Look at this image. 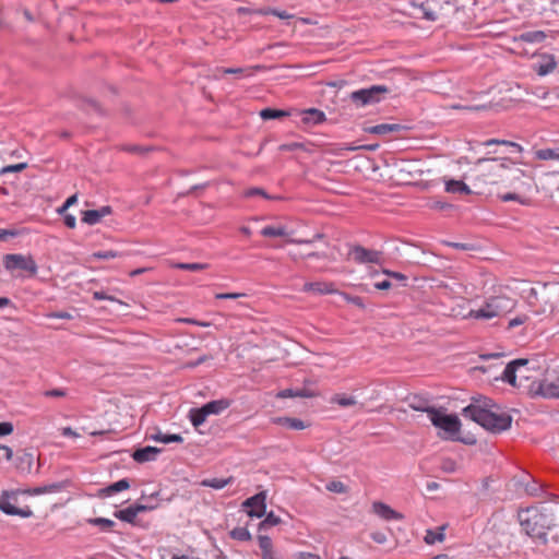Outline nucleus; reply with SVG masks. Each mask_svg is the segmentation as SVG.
<instances>
[{"instance_id": "f257e3e1", "label": "nucleus", "mask_w": 559, "mask_h": 559, "mask_svg": "<svg viewBox=\"0 0 559 559\" xmlns=\"http://www.w3.org/2000/svg\"><path fill=\"white\" fill-rule=\"evenodd\" d=\"M463 416L492 433L506 431L512 424V417L508 413L484 396L472 399L471 404L463 408Z\"/></svg>"}, {"instance_id": "f03ea898", "label": "nucleus", "mask_w": 559, "mask_h": 559, "mask_svg": "<svg viewBox=\"0 0 559 559\" xmlns=\"http://www.w3.org/2000/svg\"><path fill=\"white\" fill-rule=\"evenodd\" d=\"M518 518L526 535L547 543L548 532L555 525V510L548 502L542 501L538 507L521 510Z\"/></svg>"}, {"instance_id": "7ed1b4c3", "label": "nucleus", "mask_w": 559, "mask_h": 559, "mask_svg": "<svg viewBox=\"0 0 559 559\" xmlns=\"http://www.w3.org/2000/svg\"><path fill=\"white\" fill-rule=\"evenodd\" d=\"M533 183V177L511 160L506 177H503L502 187L513 191L501 194L500 199L503 202L518 201L521 204H526L527 200L524 194L531 191Z\"/></svg>"}, {"instance_id": "20e7f679", "label": "nucleus", "mask_w": 559, "mask_h": 559, "mask_svg": "<svg viewBox=\"0 0 559 559\" xmlns=\"http://www.w3.org/2000/svg\"><path fill=\"white\" fill-rule=\"evenodd\" d=\"M515 305V299L508 296L506 289L499 285L493 288L492 295L488 296L484 304L475 309L474 320L487 321L504 316L512 311Z\"/></svg>"}, {"instance_id": "39448f33", "label": "nucleus", "mask_w": 559, "mask_h": 559, "mask_svg": "<svg viewBox=\"0 0 559 559\" xmlns=\"http://www.w3.org/2000/svg\"><path fill=\"white\" fill-rule=\"evenodd\" d=\"M411 407L416 411L426 412L432 425L442 432L444 438L450 440L460 439L461 421L456 415H448L435 407H421L415 404H411Z\"/></svg>"}, {"instance_id": "423d86ee", "label": "nucleus", "mask_w": 559, "mask_h": 559, "mask_svg": "<svg viewBox=\"0 0 559 559\" xmlns=\"http://www.w3.org/2000/svg\"><path fill=\"white\" fill-rule=\"evenodd\" d=\"M509 158H480L477 160V180L485 185H503L510 165Z\"/></svg>"}, {"instance_id": "0eeeda50", "label": "nucleus", "mask_w": 559, "mask_h": 559, "mask_svg": "<svg viewBox=\"0 0 559 559\" xmlns=\"http://www.w3.org/2000/svg\"><path fill=\"white\" fill-rule=\"evenodd\" d=\"M509 485L514 489L519 496H531L538 497L544 491L542 486L535 480V478L527 472L521 471L514 475Z\"/></svg>"}, {"instance_id": "6e6552de", "label": "nucleus", "mask_w": 559, "mask_h": 559, "mask_svg": "<svg viewBox=\"0 0 559 559\" xmlns=\"http://www.w3.org/2000/svg\"><path fill=\"white\" fill-rule=\"evenodd\" d=\"M528 359L520 358L509 362L503 371L502 380L512 386H522L523 380L530 379Z\"/></svg>"}, {"instance_id": "1a4fd4ad", "label": "nucleus", "mask_w": 559, "mask_h": 559, "mask_svg": "<svg viewBox=\"0 0 559 559\" xmlns=\"http://www.w3.org/2000/svg\"><path fill=\"white\" fill-rule=\"evenodd\" d=\"M3 266L7 271L22 270L31 276H35L38 271L36 261L31 254L8 253L2 258Z\"/></svg>"}, {"instance_id": "9d476101", "label": "nucleus", "mask_w": 559, "mask_h": 559, "mask_svg": "<svg viewBox=\"0 0 559 559\" xmlns=\"http://www.w3.org/2000/svg\"><path fill=\"white\" fill-rule=\"evenodd\" d=\"M388 92L389 90L384 85H372L368 88L352 92L349 98L356 106L365 107L379 103Z\"/></svg>"}, {"instance_id": "9b49d317", "label": "nucleus", "mask_w": 559, "mask_h": 559, "mask_svg": "<svg viewBox=\"0 0 559 559\" xmlns=\"http://www.w3.org/2000/svg\"><path fill=\"white\" fill-rule=\"evenodd\" d=\"M16 491L4 490L0 495V510L8 515H19L21 518L33 516V511L26 508H17L11 503V500L16 501Z\"/></svg>"}, {"instance_id": "f8f14e48", "label": "nucleus", "mask_w": 559, "mask_h": 559, "mask_svg": "<svg viewBox=\"0 0 559 559\" xmlns=\"http://www.w3.org/2000/svg\"><path fill=\"white\" fill-rule=\"evenodd\" d=\"M349 257L358 264H380L382 261V252L359 245L350 248Z\"/></svg>"}, {"instance_id": "ddd939ff", "label": "nucleus", "mask_w": 559, "mask_h": 559, "mask_svg": "<svg viewBox=\"0 0 559 559\" xmlns=\"http://www.w3.org/2000/svg\"><path fill=\"white\" fill-rule=\"evenodd\" d=\"M266 497H267V493L265 490L260 491V492L255 493L254 496L247 498L242 502L241 506L243 509H249L247 511V514L250 518H259L260 519V518L264 516V514H265Z\"/></svg>"}, {"instance_id": "4468645a", "label": "nucleus", "mask_w": 559, "mask_h": 559, "mask_svg": "<svg viewBox=\"0 0 559 559\" xmlns=\"http://www.w3.org/2000/svg\"><path fill=\"white\" fill-rule=\"evenodd\" d=\"M21 474H38L41 466L40 456H5Z\"/></svg>"}, {"instance_id": "2eb2a0df", "label": "nucleus", "mask_w": 559, "mask_h": 559, "mask_svg": "<svg viewBox=\"0 0 559 559\" xmlns=\"http://www.w3.org/2000/svg\"><path fill=\"white\" fill-rule=\"evenodd\" d=\"M415 9H417L420 13L421 19L427 20L429 22H437L443 19V13L441 12L442 7L437 1H425L421 3H411Z\"/></svg>"}, {"instance_id": "dca6fc26", "label": "nucleus", "mask_w": 559, "mask_h": 559, "mask_svg": "<svg viewBox=\"0 0 559 559\" xmlns=\"http://www.w3.org/2000/svg\"><path fill=\"white\" fill-rule=\"evenodd\" d=\"M293 231L287 230L284 226H265L261 230V235L264 237H285L289 243H312L316 239H322V234H316L313 239L300 240L290 238Z\"/></svg>"}, {"instance_id": "f3484780", "label": "nucleus", "mask_w": 559, "mask_h": 559, "mask_svg": "<svg viewBox=\"0 0 559 559\" xmlns=\"http://www.w3.org/2000/svg\"><path fill=\"white\" fill-rule=\"evenodd\" d=\"M475 309L469 307V301L459 298L453 301L449 314L455 319H474Z\"/></svg>"}, {"instance_id": "a211bd4d", "label": "nucleus", "mask_w": 559, "mask_h": 559, "mask_svg": "<svg viewBox=\"0 0 559 559\" xmlns=\"http://www.w3.org/2000/svg\"><path fill=\"white\" fill-rule=\"evenodd\" d=\"M302 292L311 293L317 295H325V294H336L337 289L332 282L326 281H318V282H309L302 286Z\"/></svg>"}, {"instance_id": "6ab92c4d", "label": "nucleus", "mask_w": 559, "mask_h": 559, "mask_svg": "<svg viewBox=\"0 0 559 559\" xmlns=\"http://www.w3.org/2000/svg\"><path fill=\"white\" fill-rule=\"evenodd\" d=\"M69 485H70L69 480H62V481L51 483L48 485L31 488L26 492L31 496H38V495H44V493H56V492H60V491L67 489Z\"/></svg>"}, {"instance_id": "aec40b11", "label": "nucleus", "mask_w": 559, "mask_h": 559, "mask_svg": "<svg viewBox=\"0 0 559 559\" xmlns=\"http://www.w3.org/2000/svg\"><path fill=\"white\" fill-rule=\"evenodd\" d=\"M373 512L380 518L390 521V520H403L404 515L395 510H393L390 506L381 502L374 501L372 503Z\"/></svg>"}, {"instance_id": "412c9836", "label": "nucleus", "mask_w": 559, "mask_h": 559, "mask_svg": "<svg viewBox=\"0 0 559 559\" xmlns=\"http://www.w3.org/2000/svg\"><path fill=\"white\" fill-rule=\"evenodd\" d=\"M109 214H111L110 206H103L99 210H87L82 213V222L87 225H96Z\"/></svg>"}, {"instance_id": "4be33fe9", "label": "nucleus", "mask_w": 559, "mask_h": 559, "mask_svg": "<svg viewBox=\"0 0 559 559\" xmlns=\"http://www.w3.org/2000/svg\"><path fill=\"white\" fill-rule=\"evenodd\" d=\"M301 122L306 126H317L325 121V114L317 108H309L300 112Z\"/></svg>"}, {"instance_id": "5701e85b", "label": "nucleus", "mask_w": 559, "mask_h": 559, "mask_svg": "<svg viewBox=\"0 0 559 559\" xmlns=\"http://www.w3.org/2000/svg\"><path fill=\"white\" fill-rule=\"evenodd\" d=\"M531 390L538 395L544 397H558L559 396V385L555 382H549L547 380H543L537 383L536 389L531 388Z\"/></svg>"}, {"instance_id": "b1692460", "label": "nucleus", "mask_w": 559, "mask_h": 559, "mask_svg": "<svg viewBox=\"0 0 559 559\" xmlns=\"http://www.w3.org/2000/svg\"><path fill=\"white\" fill-rule=\"evenodd\" d=\"M436 457L438 459V467L442 473L452 474L459 472L462 468V464L456 460L447 456Z\"/></svg>"}, {"instance_id": "393cba45", "label": "nucleus", "mask_w": 559, "mask_h": 559, "mask_svg": "<svg viewBox=\"0 0 559 559\" xmlns=\"http://www.w3.org/2000/svg\"><path fill=\"white\" fill-rule=\"evenodd\" d=\"M263 69V66H251L247 68H218L216 71L223 74H243L245 76H253L258 71Z\"/></svg>"}, {"instance_id": "a878e982", "label": "nucleus", "mask_w": 559, "mask_h": 559, "mask_svg": "<svg viewBox=\"0 0 559 559\" xmlns=\"http://www.w3.org/2000/svg\"><path fill=\"white\" fill-rule=\"evenodd\" d=\"M230 405V402L228 400H216V401H211L206 404H204L202 407L204 408L205 411V414L207 416L210 415H218L221 414L222 412H224L225 409H227Z\"/></svg>"}, {"instance_id": "bb28decb", "label": "nucleus", "mask_w": 559, "mask_h": 559, "mask_svg": "<svg viewBox=\"0 0 559 559\" xmlns=\"http://www.w3.org/2000/svg\"><path fill=\"white\" fill-rule=\"evenodd\" d=\"M402 127L397 123H380L377 126L368 127L365 129L366 132L378 135H385L392 132H397Z\"/></svg>"}, {"instance_id": "cd10ccee", "label": "nucleus", "mask_w": 559, "mask_h": 559, "mask_svg": "<svg viewBox=\"0 0 559 559\" xmlns=\"http://www.w3.org/2000/svg\"><path fill=\"white\" fill-rule=\"evenodd\" d=\"M445 191L449 193L469 194V187L462 180L448 179L444 180Z\"/></svg>"}, {"instance_id": "c85d7f7f", "label": "nucleus", "mask_w": 559, "mask_h": 559, "mask_svg": "<svg viewBox=\"0 0 559 559\" xmlns=\"http://www.w3.org/2000/svg\"><path fill=\"white\" fill-rule=\"evenodd\" d=\"M82 430H83V433L80 431L73 430L69 427H66V428L61 429V436H63L66 438H74L75 439V438L82 437L83 435H88V436L95 437V436H105V435L109 433V430H86L85 428H83Z\"/></svg>"}, {"instance_id": "c756f323", "label": "nucleus", "mask_w": 559, "mask_h": 559, "mask_svg": "<svg viewBox=\"0 0 559 559\" xmlns=\"http://www.w3.org/2000/svg\"><path fill=\"white\" fill-rule=\"evenodd\" d=\"M130 488V481L127 478H122L116 483L108 485L107 487L99 490V496H111L122 490Z\"/></svg>"}, {"instance_id": "7c9ffc66", "label": "nucleus", "mask_w": 559, "mask_h": 559, "mask_svg": "<svg viewBox=\"0 0 559 559\" xmlns=\"http://www.w3.org/2000/svg\"><path fill=\"white\" fill-rule=\"evenodd\" d=\"M318 394L309 389H286L277 393V397L286 399V397H314Z\"/></svg>"}, {"instance_id": "2f4dec72", "label": "nucleus", "mask_w": 559, "mask_h": 559, "mask_svg": "<svg viewBox=\"0 0 559 559\" xmlns=\"http://www.w3.org/2000/svg\"><path fill=\"white\" fill-rule=\"evenodd\" d=\"M276 421L280 425L293 430H302L308 427V425L305 421L298 418L281 417L277 418Z\"/></svg>"}, {"instance_id": "473e14b6", "label": "nucleus", "mask_w": 559, "mask_h": 559, "mask_svg": "<svg viewBox=\"0 0 559 559\" xmlns=\"http://www.w3.org/2000/svg\"><path fill=\"white\" fill-rule=\"evenodd\" d=\"M556 64L554 57H545L542 62L536 64L535 70L539 75H546L555 70Z\"/></svg>"}, {"instance_id": "72a5a7b5", "label": "nucleus", "mask_w": 559, "mask_h": 559, "mask_svg": "<svg viewBox=\"0 0 559 559\" xmlns=\"http://www.w3.org/2000/svg\"><path fill=\"white\" fill-rule=\"evenodd\" d=\"M114 516L129 524H135L136 513L133 509V506H130L126 509L115 511Z\"/></svg>"}, {"instance_id": "f704fd0d", "label": "nucleus", "mask_w": 559, "mask_h": 559, "mask_svg": "<svg viewBox=\"0 0 559 559\" xmlns=\"http://www.w3.org/2000/svg\"><path fill=\"white\" fill-rule=\"evenodd\" d=\"M234 480V477L228 478H207L203 479L200 485L203 487H211L213 489H222L225 486L231 484Z\"/></svg>"}, {"instance_id": "c9c22d12", "label": "nucleus", "mask_w": 559, "mask_h": 559, "mask_svg": "<svg viewBox=\"0 0 559 559\" xmlns=\"http://www.w3.org/2000/svg\"><path fill=\"white\" fill-rule=\"evenodd\" d=\"M331 403L332 404H336L341 407H349V406H354L357 404V400L355 396L353 395H348V394H334L332 397H331Z\"/></svg>"}, {"instance_id": "e433bc0d", "label": "nucleus", "mask_w": 559, "mask_h": 559, "mask_svg": "<svg viewBox=\"0 0 559 559\" xmlns=\"http://www.w3.org/2000/svg\"><path fill=\"white\" fill-rule=\"evenodd\" d=\"M546 38V34L542 31H531L522 33L519 39L525 43H540Z\"/></svg>"}, {"instance_id": "4c0bfd02", "label": "nucleus", "mask_w": 559, "mask_h": 559, "mask_svg": "<svg viewBox=\"0 0 559 559\" xmlns=\"http://www.w3.org/2000/svg\"><path fill=\"white\" fill-rule=\"evenodd\" d=\"M206 417L207 415L203 407L192 408L189 412V418L194 427L201 426L205 421Z\"/></svg>"}, {"instance_id": "58836bf2", "label": "nucleus", "mask_w": 559, "mask_h": 559, "mask_svg": "<svg viewBox=\"0 0 559 559\" xmlns=\"http://www.w3.org/2000/svg\"><path fill=\"white\" fill-rule=\"evenodd\" d=\"M264 515H265L264 520L262 522H260V524H259V531L267 530L271 526H275L282 522L281 518L275 515L274 512H272V511L269 513L265 512Z\"/></svg>"}, {"instance_id": "ea45409f", "label": "nucleus", "mask_w": 559, "mask_h": 559, "mask_svg": "<svg viewBox=\"0 0 559 559\" xmlns=\"http://www.w3.org/2000/svg\"><path fill=\"white\" fill-rule=\"evenodd\" d=\"M443 531H444V526H441L439 528V532H435L432 530H428L426 532L425 542L428 545H433L437 542H443L444 538H445V535H444Z\"/></svg>"}, {"instance_id": "a19ab883", "label": "nucleus", "mask_w": 559, "mask_h": 559, "mask_svg": "<svg viewBox=\"0 0 559 559\" xmlns=\"http://www.w3.org/2000/svg\"><path fill=\"white\" fill-rule=\"evenodd\" d=\"M288 116V114L284 110L264 108L260 111V117L264 120L277 119Z\"/></svg>"}, {"instance_id": "79ce46f5", "label": "nucleus", "mask_w": 559, "mask_h": 559, "mask_svg": "<svg viewBox=\"0 0 559 559\" xmlns=\"http://www.w3.org/2000/svg\"><path fill=\"white\" fill-rule=\"evenodd\" d=\"M229 535L236 540L247 542L251 539V534L246 527H235Z\"/></svg>"}, {"instance_id": "37998d69", "label": "nucleus", "mask_w": 559, "mask_h": 559, "mask_svg": "<svg viewBox=\"0 0 559 559\" xmlns=\"http://www.w3.org/2000/svg\"><path fill=\"white\" fill-rule=\"evenodd\" d=\"M122 257V253L115 251V250H105V251H97L92 253L90 257L91 260L97 259V260H109L115 258Z\"/></svg>"}, {"instance_id": "c03bdc74", "label": "nucleus", "mask_w": 559, "mask_h": 559, "mask_svg": "<svg viewBox=\"0 0 559 559\" xmlns=\"http://www.w3.org/2000/svg\"><path fill=\"white\" fill-rule=\"evenodd\" d=\"M255 13L262 14V15L272 14V15H275L278 19H282V20H289V19L294 17L293 14H289L286 11H278V10H275V9H261V10H257Z\"/></svg>"}, {"instance_id": "a18cd8bd", "label": "nucleus", "mask_w": 559, "mask_h": 559, "mask_svg": "<svg viewBox=\"0 0 559 559\" xmlns=\"http://www.w3.org/2000/svg\"><path fill=\"white\" fill-rule=\"evenodd\" d=\"M87 523L94 526H99L104 530H109L115 525V522L112 520L106 519V518H93L88 519Z\"/></svg>"}, {"instance_id": "49530a36", "label": "nucleus", "mask_w": 559, "mask_h": 559, "mask_svg": "<svg viewBox=\"0 0 559 559\" xmlns=\"http://www.w3.org/2000/svg\"><path fill=\"white\" fill-rule=\"evenodd\" d=\"M153 438L162 443H169V442H181L182 438L180 435H168V433H162L158 432Z\"/></svg>"}, {"instance_id": "de8ad7c7", "label": "nucleus", "mask_w": 559, "mask_h": 559, "mask_svg": "<svg viewBox=\"0 0 559 559\" xmlns=\"http://www.w3.org/2000/svg\"><path fill=\"white\" fill-rule=\"evenodd\" d=\"M535 156L538 158V159H542V160H547V159H556L559 157V154L551 150V148H544V150H538L535 152Z\"/></svg>"}, {"instance_id": "09e8293b", "label": "nucleus", "mask_w": 559, "mask_h": 559, "mask_svg": "<svg viewBox=\"0 0 559 559\" xmlns=\"http://www.w3.org/2000/svg\"><path fill=\"white\" fill-rule=\"evenodd\" d=\"M255 195H260L264 199H267V200H273L274 198L269 195L266 193L265 190H263L262 188H250V189H247L243 191V197L245 198H252V197H255Z\"/></svg>"}, {"instance_id": "8fccbe9b", "label": "nucleus", "mask_w": 559, "mask_h": 559, "mask_svg": "<svg viewBox=\"0 0 559 559\" xmlns=\"http://www.w3.org/2000/svg\"><path fill=\"white\" fill-rule=\"evenodd\" d=\"M326 489L331 492H336V493L347 492V487L342 481H338V480H333V481H330L329 484H326Z\"/></svg>"}, {"instance_id": "3c124183", "label": "nucleus", "mask_w": 559, "mask_h": 559, "mask_svg": "<svg viewBox=\"0 0 559 559\" xmlns=\"http://www.w3.org/2000/svg\"><path fill=\"white\" fill-rule=\"evenodd\" d=\"M205 264L201 263H178L175 265V267H178L180 270L185 271H191V272H198L205 269Z\"/></svg>"}, {"instance_id": "603ef678", "label": "nucleus", "mask_w": 559, "mask_h": 559, "mask_svg": "<svg viewBox=\"0 0 559 559\" xmlns=\"http://www.w3.org/2000/svg\"><path fill=\"white\" fill-rule=\"evenodd\" d=\"M27 168L26 163H19L15 165H9L0 169V175L9 174V173H20Z\"/></svg>"}, {"instance_id": "864d4df0", "label": "nucleus", "mask_w": 559, "mask_h": 559, "mask_svg": "<svg viewBox=\"0 0 559 559\" xmlns=\"http://www.w3.org/2000/svg\"><path fill=\"white\" fill-rule=\"evenodd\" d=\"M258 542H259V547H260L262 552L269 551V550L273 549L272 540H271V538L269 536H266V535H259L258 536Z\"/></svg>"}, {"instance_id": "5fc2aeb1", "label": "nucleus", "mask_w": 559, "mask_h": 559, "mask_svg": "<svg viewBox=\"0 0 559 559\" xmlns=\"http://www.w3.org/2000/svg\"><path fill=\"white\" fill-rule=\"evenodd\" d=\"M527 320H528V316H526V314L516 316L515 318H513L509 321V324H508L509 329H513L515 326L522 325L525 322H527Z\"/></svg>"}, {"instance_id": "6e6d98bb", "label": "nucleus", "mask_w": 559, "mask_h": 559, "mask_svg": "<svg viewBox=\"0 0 559 559\" xmlns=\"http://www.w3.org/2000/svg\"><path fill=\"white\" fill-rule=\"evenodd\" d=\"M242 293H219L215 295L216 299H237L243 297Z\"/></svg>"}, {"instance_id": "4d7b16f0", "label": "nucleus", "mask_w": 559, "mask_h": 559, "mask_svg": "<svg viewBox=\"0 0 559 559\" xmlns=\"http://www.w3.org/2000/svg\"><path fill=\"white\" fill-rule=\"evenodd\" d=\"M157 452H159V450L154 447H144L136 449L132 454H156Z\"/></svg>"}, {"instance_id": "13d9d810", "label": "nucleus", "mask_w": 559, "mask_h": 559, "mask_svg": "<svg viewBox=\"0 0 559 559\" xmlns=\"http://www.w3.org/2000/svg\"><path fill=\"white\" fill-rule=\"evenodd\" d=\"M370 537L377 544H384L386 542V535L382 532H373Z\"/></svg>"}, {"instance_id": "bf43d9fd", "label": "nucleus", "mask_w": 559, "mask_h": 559, "mask_svg": "<svg viewBox=\"0 0 559 559\" xmlns=\"http://www.w3.org/2000/svg\"><path fill=\"white\" fill-rule=\"evenodd\" d=\"M47 317L53 318V319H64V320L72 319V314L67 311L51 312V313L47 314Z\"/></svg>"}, {"instance_id": "052dcab7", "label": "nucleus", "mask_w": 559, "mask_h": 559, "mask_svg": "<svg viewBox=\"0 0 559 559\" xmlns=\"http://www.w3.org/2000/svg\"><path fill=\"white\" fill-rule=\"evenodd\" d=\"M178 321L179 322H183V323H188V324H195V325L204 326V328L211 325L210 322H201V321H198V320H194V319H191V318H182V319H179Z\"/></svg>"}, {"instance_id": "680f3d73", "label": "nucleus", "mask_w": 559, "mask_h": 559, "mask_svg": "<svg viewBox=\"0 0 559 559\" xmlns=\"http://www.w3.org/2000/svg\"><path fill=\"white\" fill-rule=\"evenodd\" d=\"M13 431L11 423H0V436L10 435Z\"/></svg>"}, {"instance_id": "e2e57ef3", "label": "nucleus", "mask_w": 559, "mask_h": 559, "mask_svg": "<svg viewBox=\"0 0 559 559\" xmlns=\"http://www.w3.org/2000/svg\"><path fill=\"white\" fill-rule=\"evenodd\" d=\"M136 515L141 512L152 511L155 507H147L146 504L135 503L132 504Z\"/></svg>"}, {"instance_id": "0e129e2a", "label": "nucleus", "mask_w": 559, "mask_h": 559, "mask_svg": "<svg viewBox=\"0 0 559 559\" xmlns=\"http://www.w3.org/2000/svg\"><path fill=\"white\" fill-rule=\"evenodd\" d=\"M392 287V284L390 281L388 280H384V281H381V282H377L374 284V288L376 289H379V290H388Z\"/></svg>"}, {"instance_id": "69168bd1", "label": "nucleus", "mask_w": 559, "mask_h": 559, "mask_svg": "<svg viewBox=\"0 0 559 559\" xmlns=\"http://www.w3.org/2000/svg\"><path fill=\"white\" fill-rule=\"evenodd\" d=\"M64 224L67 227L73 229L76 226V218L73 215L68 214L64 216Z\"/></svg>"}, {"instance_id": "338daca9", "label": "nucleus", "mask_w": 559, "mask_h": 559, "mask_svg": "<svg viewBox=\"0 0 559 559\" xmlns=\"http://www.w3.org/2000/svg\"><path fill=\"white\" fill-rule=\"evenodd\" d=\"M261 559H282L273 549L261 554Z\"/></svg>"}, {"instance_id": "774afa93", "label": "nucleus", "mask_w": 559, "mask_h": 559, "mask_svg": "<svg viewBox=\"0 0 559 559\" xmlns=\"http://www.w3.org/2000/svg\"><path fill=\"white\" fill-rule=\"evenodd\" d=\"M298 559H321L318 555L311 552H300Z\"/></svg>"}]
</instances>
